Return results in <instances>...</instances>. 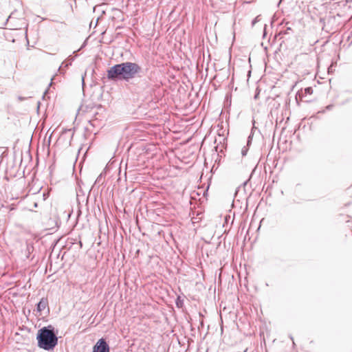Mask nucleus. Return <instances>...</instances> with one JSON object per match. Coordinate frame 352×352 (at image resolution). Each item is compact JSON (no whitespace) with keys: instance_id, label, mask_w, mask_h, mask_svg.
<instances>
[{"instance_id":"6e6552de","label":"nucleus","mask_w":352,"mask_h":352,"mask_svg":"<svg viewBox=\"0 0 352 352\" xmlns=\"http://www.w3.org/2000/svg\"><path fill=\"white\" fill-rule=\"evenodd\" d=\"M74 59H75L74 56H69L68 58L62 63L61 65L58 68V71L60 73H63V67L65 68L69 67V66L72 65V63L74 60Z\"/></svg>"},{"instance_id":"7ed1b4c3","label":"nucleus","mask_w":352,"mask_h":352,"mask_svg":"<svg viewBox=\"0 0 352 352\" xmlns=\"http://www.w3.org/2000/svg\"><path fill=\"white\" fill-rule=\"evenodd\" d=\"M142 68L140 65V70L129 82L133 91L138 95H148L151 94L153 90L152 84V78L150 76L144 77L142 75Z\"/></svg>"},{"instance_id":"dca6fc26","label":"nucleus","mask_w":352,"mask_h":352,"mask_svg":"<svg viewBox=\"0 0 352 352\" xmlns=\"http://www.w3.org/2000/svg\"><path fill=\"white\" fill-rule=\"evenodd\" d=\"M289 30H291V28H287L286 31L285 32V34H287Z\"/></svg>"},{"instance_id":"f3484780","label":"nucleus","mask_w":352,"mask_h":352,"mask_svg":"<svg viewBox=\"0 0 352 352\" xmlns=\"http://www.w3.org/2000/svg\"><path fill=\"white\" fill-rule=\"evenodd\" d=\"M256 19H257V17H256V19H254L252 21V25H254L255 24V23L256 22Z\"/></svg>"},{"instance_id":"b1692460","label":"nucleus","mask_w":352,"mask_h":352,"mask_svg":"<svg viewBox=\"0 0 352 352\" xmlns=\"http://www.w3.org/2000/svg\"><path fill=\"white\" fill-rule=\"evenodd\" d=\"M331 107V105H329L327 108L328 109H330Z\"/></svg>"},{"instance_id":"6ab92c4d","label":"nucleus","mask_w":352,"mask_h":352,"mask_svg":"<svg viewBox=\"0 0 352 352\" xmlns=\"http://www.w3.org/2000/svg\"><path fill=\"white\" fill-rule=\"evenodd\" d=\"M82 85H84V84H85L84 76H82Z\"/></svg>"},{"instance_id":"0eeeda50","label":"nucleus","mask_w":352,"mask_h":352,"mask_svg":"<svg viewBox=\"0 0 352 352\" xmlns=\"http://www.w3.org/2000/svg\"><path fill=\"white\" fill-rule=\"evenodd\" d=\"M48 299L47 298L43 297L42 298L39 302L36 304V311L40 315L41 312L47 307V311L50 312V309L48 307Z\"/></svg>"},{"instance_id":"aec40b11","label":"nucleus","mask_w":352,"mask_h":352,"mask_svg":"<svg viewBox=\"0 0 352 352\" xmlns=\"http://www.w3.org/2000/svg\"><path fill=\"white\" fill-rule=\"evenodd\" d=\"M71 129H64L63 133H66L67 131H70Z\"/></svg>"},{"instance_id":"1a4fd4ad","label":"nucleus","mask_w":352,"mask_h":352,"mask_svg":"<svg viewBox=\"0 0 352 352\" xmlns=\"http://www.w3.org/2000/svg\"><path fill=\"white\" fill-rule=\"evenodd\" d=\"M176 306L178 308H182L184 306V300L180 296H178L175 300Z\"/></svg>"},{"instance_id":"a211bd4d","label":"nucleus","mask_w":352,"mask_h":352,"mask_svg":"<svg viewBox=\"0 0 352 352\" xmlns=\"http://www.w3.org/2000/svg\"><path fill=\"white\" fill-rule=\"evenodd\" d=\"M309 95H310L312 93V89L311 87H309Z\"/></svg>"},{"instance_id":"f8f14e48","label":"nucleus","mask_w":352,"mask_h":352,"mask_svg":"<svg viewBox=\"0 0 352 352\" xmlns=\"http://www.w3.org/2000/svg\"><path fill=\"white\" fill-rule=\"evenodd\" d=\"M252 135H253V134H252V131L250 135L248 138V145L251 144V142H252Z\"/></svg>"},{"instance_id":"423d86ee","label":"nucleus","mask_w":352,"mask_h":352,"mask_svg":"<svg viewBox=\"0 0 352 352\" xmlns=\"http://www.w3.org/2000/svg\"><path fill=\"white\" fill-rule=\"evenodd\" d=\"M296 100L298 105L300 106L302 103L308 102V87L301 89L296 94Z\"/></svg>"},{"instance_id":"20e7f679","label":"nucleus","mask_w":352,"mask_h":352,"mask_svg":"<svg viewBox=\"0 0 352 352\" xmlns=\"http://www.w3.org/2000/svg\"><path fill=\"white\" fill-rule=\"evenodd\" d=\"M306 186L303 187L300 184H297L294 188V202L296 204H301L306 201Z\"/></svg>"},{"instance_id":"f257e3e1","label":"nucleus","mask_w":352,"mask_h":352,"mask_svg":"<svg viewBox=\"0 0 352 352\" xmlns=\"http://www.w3.org/2000/svg\"><path fill=\"white\" fill-rule=\"evenodd\" d=\"M140 65L134 62H122L116 64L107 70V78L113 82H129L138 74Z\"/></svg>"},{"instance_id":"39448f33","label":"nucleus","mask_w":352,"mask_h":352,"mask_svg":"<svg viewBox=\"0 0 352 352\" xmlns=\"http://www.w3.org/2000/svg\"><path fill=\"white\" fill-rule=\"evenodd\" d=\"M92 352H110V347L107 340L102 338L93 346Z\"/></svg>"},{"instance_id":"393cba45","label":"nucleus","mask_w":352,"mask_h":352,"mask_svg":"<svg viewBox=\"0 0 352 352\" xmlns=\"http://www.w3.org/2000/svg\"><path fill=\"white\" fill-rule=\"evenodd\" d=\"M274 18H275V16H273L272 22L274 21Z\"/></svg>"},{"instance_id":"412c9836","label":"nucleus","mask_w":352,"mask_h":352,"mask_svg":"<svg viewBox=\"0 0 352 352\" xmlns=\"http://www.w3.org/2000/svg\"><path fill=\"white\" fill-rule=\"evenodd\" d=\"M282 1H283V0H280L278 3V6H279Z\"/></svg>"},{"instance_id":"ddd939ff","label":"nucleus","mask_w":352,"mask_h":352,"mask_svg":"<svg viewBox=\"0 0 352 352\" xmlns=\"http://www.w3.org/2000/svg\"><path fill=\"white\" fill-rule=\"evenodd\" d=\"M305 118H304V119L301 121V122L300 123V127H301V126H302V129H305V126H306V124H305Z\"/></svg>"},{"instance_id":"2eb2a0df","label":"nucleus","mask_w":352,"mask_h":352,"mask_svg":"<svg viewBox=\"0 0 352 352\" xmlns=\"http://www.w3.org/2000/svg\"><path fill=\"white\" fill-rule=\"evenodd\" d=\"M25 99H26V98H24V97H22V96H19V97H18V100H19V101H23V100H25Z\"/></svg>"},{"instance_id":"4be33fe9","label":"nucleus","mask_w":352,"mask_h":352,"mask_svg":"<svg viewBox=\"0 0 352 352\" xmlns=\"http://www.w3.org/2000/svg\"><path fill=\"white\" fill-rule=\"evenodd\" d=\"M79 244H80V247H82V242L80 241H79Z\"/></svg>"},{"instance_id":"5701e85b","label":"nucleus","mask_w":352,"mask_h":352,"mask_svg":"<svg viewBox=\"0 0 352 352\" xmlns=\"http://www.w3.org/2000/svg\"><path fill=\"white\" fill-rule=\"evenodd\" d=\"M27 248H28V250L30 252V248L29 247V245H28Z\"/></svg>"},{"instance_id":"f03ea898","label":"nucleus","mask_w":352,"mask_h":352,"mask_svg":"<svg viewBox=\"0 0 352 352\" xmlns=\"http://www.w3.org/2000/svg\"><path fill=\"white\" fill-rule=\"evenodd\" d=\"M58 330L49 324L38 330L36 333L37 345L40 349L52 351L58 345Z\"/></svg>"},{"instance_id":"4468645a","label":"nucleus","mask_w":352,"mask_h":352,"mask_svg":"<svg viewBox=\"0 0 352 352\" xmlns=\"http://www.w3.org/2000/svg\"><path fill=\"white\" fill-rule=\"evenodd\" d=\"M309 56H314L315 57L317 56V54H316V52L315 50H313V51H309Z\"/></svg>"},{"instance_id":"9d476101","label":"nucleus","mask_w":352,"mask_h":352,"mask_svg":"<svg viewBox=\"0 0 352 352\" xmlns=\"http://www.w3.org/2000/svg\"><path fill=\"white\" fill-rule=\"evenodd\" d=\"M248 151V146H245L241 149V155L242 156H245L247 155V153Z\"/></svg>"},{"instance_id":"9b49d317","label":"nucleus","mask_w":352,"mask_h":352,"mask_svg":"<svg viewBox=\"0 0 352 352\" xmlns=\"http://www.w3.org/2000/svg\"><path fill=\"white\" fill-rule=\"evenodd\" d=\"M102 177H103V175L102 173L98 175V177L96 178V181H95V184H100L101 182H102Z\"/></svg>"}]
</instances>
